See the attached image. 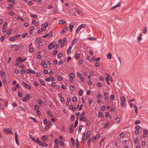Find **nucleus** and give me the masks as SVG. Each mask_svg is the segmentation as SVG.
<instances>
[{
    "instance_id": "nucleus-38",
    "label": "nucleus",
    "mask_w": 148,
    "mask_h": 148,
    "mask_svg": "<svg viewBox=\"0 0 148 148\" xmlns=\"http://www.w3.org/2000/svg\"><path fill=\"white\" fill-rule=\"evenodd\" d=\"M40 84L42 85L43 86H44L45 85V84L44 82L41 79H40Z\"/></svg>"
},
{
    "instance_id": "nucleus-4",
    "label": "nucleus",
    "mask_w": 148,
    "mask_h": 148,
    "mask_svg": "<svg viewBox=\"0 0 148 148\" xmlns=\"http://www.w3.org/2000/svg\"><path fill=\"white\" fill-rule=\"evenodd\" d=\"M55 43V42L53 41L48 46V48L49 49L51 50L54 47V43Z\"/></svg>"
},
{
    "instance_id": "nucleus-26",
    "label": "nucleus",
    "mask_w": 148,
    "mask_h": 148,
    "mask_svg": "<svg viewBox=\"0 0 148 148\" xmlns=\"http://www.w3.org/2000/svg\"><path fill=\"white\" fill-rule=\"evenodd\" d=\"M18 109L19 110L25 112V110L21 106H19L18 107Z\"/></svg>"
},
{
    "instance_id": "nucleus-35",
    "label": "nucleus",
    "mask_w": 148,
    "mask_h": 148,
    "mask_svg": "<svg viewBox=\"0 0 148 148\" xmlns=\"http://www.w3.org/2000/svg\"><path fill=\"white\" fill-rule=\"evenodd\" d=\"M15 39L13 37H11L9 39V40L11 41H14L15 40Z\"/></svg>"
},
{
    "instance_id": "nucleus-42",
    "label": "nucleus",
    "mask_w": 148,
    "mask_h": 148,
    "mask_svg": "<svg viewBox=\"0 0 148 148\" xmlns=\"http://www.w3.org/2000/svg\"><path fill=\"white\" fill-rule=\"evenodd\" d=\"M121 100L122 102H124L125 100V99L124 97H122L121 98Z\"/></svg>"
},
{
    "instance_id": "nucleus-44",
    "label": "nucleus",
    "mask_w": 148,
    "mask_h": 148,
    "mask_svg": "<svg viewBox=\"0 0 148 148\" xmlns=\"http://www.w3.org/2000/svg\"><path fill=\"white\" fill-rule=\"evenodd\" d=\"M147 32V28L146 27H145L144 28V29L143 31V33L144 34H146Z\"/></svg>"
},
{
    "instance_id": "nucleus-33",
    "label": "nucleus",
    "mask_w": 148,
    "mask_h": 148,
    "mask_svg": "<svg viewBox=\"0 0 148 148\" xmlns=\"http://www.w3.org/2000/svg\"><path fill=\"white\" fill-rule=\"evenodd\" d=\"M34 109L36 111L38 110L39 109V106L37 105H35L34 106Z\"/></svg>"
},
{
    "instance_id": "nucleus-25",
    "label": "nucleus",
    "mask_w": 148,
    "mask_h": 148,
    "mask_svg": "<svg viewBox=\"0 0 148 148\" xmlns=\"http://www.w3.org/2000/svg\"><path fill=\"white\" fill-rule=\"evenodd\" d=\"M30 135V138L31 139H32L36 143L37 142V139H35L33 137H32L31 135Z\"/></svg>"
},
{
    "instance_id": "nucleus-54",
    "label": "nucleus",
    "mask_w": 148,
    "mask_h": 148,
    "mask_svg": "<svg viewBox=\"0 0 148 148\" xmlns=\"http://www.w3.org/2000/svg\"><path fill=\"white\" fill-rule=\"evenodd\" d=\"M30 16L32 17H33L35 18H36L37 17V16L35 14H34L33 15L31 14Z\"/></svg>"
},
{
    "instance_id": "nucleus-51",
    "label": "nucleus",
    "mask_w": 148,
    "mask_h": 148,
    "mask_svg": "<svg viewBox=\"0 0 148 148\" xmlns=\"http://www.w3.org/2000/svg\"><path fill=\"white\" fill-rule=\"evenodd\" d=\"M21 72L22 74H24L25 73V71L24 69H22L21 71Z\"/></svg>"
},
{
    "instance_id": "nucleus-28",
    "label": "nucleus",
    "mask_w": 148,
    "mask_h": 148,
    "mask_svg": "<svg viewBox=\"0 0 148 148\" xmlns=\"http://www.w3.org/2000/svg\"><path fill=\"white\" fill-rule=\"evenodd\" d=\"M29 118L30 119H32L34 122H35V123H37V120H36V119L34 118H33V117H29Z\"/></svg>"
},
{
    "instance_id": "nucleus-40",
    "label": "nucleus",
    "mask_w": 148,
    "mask_h": 148,
    "mask_svg": "<svg viewBox=\"0 0 148 148\" xmlns=\"http://www.w3.org/2000/svg\"><path fill=\"white\" fill-rule=\"evenodd\" d=\"M8 1L14 4L15 3V1L14 0H7Z\"/></svg>"
},
{
    "instance_id": "nucleus-61",
    "label": "nucleus",
    "mask_w": 148,
    "mask_h": 148,
    "mask_svg": "<svg viewBox=\"0 0 148 148\" xmlns=\"http://www.w3.org/2000/svg\"><path fill=\"white\" fill-rule=\"evenodd\" d=\"M85 24H82L80 25L79 27L80 28V29H81L82 28L84 27H85Z\"/></svg>"
},
{
    "instance_id": "nucleus-16",
    "label": "nucleus",
    "mask_w": 148,
    "mask_h": 148,
    "mask_svg": "<svg viewBox=\"0 0 148 148\" xmlns=\"http://www.w3.org/2000/svg\"><path fill=\"white\" fill-rule=\"evenodd\" d=\"M37 102L39 103V105L41 106H44V104L42 103V101L40 99L38 100Z\"/></svg>"
},
{
    "instance_id": "nucleus-10",
    "label": "nucleus",
    "mask_w": 148,
    "mask_h": 148,
    "mask_svg": "<svg viewBox=\"0 0 148 148\" xmlns=\"http://www.w3.org/2000/svg\"><path fill=\"white\" fill-rule=\"evenodd\" d=\"M23 84L27 88L30 90L31 88V87L28 84H27L24 82H22Z\"/></svg>"
},
{
    "instance_id": "nucleus-39",
    "label": "nucleus",
    "mask_w": 148,
    "mask_h": 148,
    "mask_svg": "<svg viewBox=\"0 0 148 148\" xmlns=\"http://www.w3.org/2000/svg\"><path fill=\"white\" fill-rule=\"evenodd\" d=\"M95 37H91L88 38V39L90 40H95Z\"/></svg>"
},
{
    "instance_id": "nucleus-47",
    "label": "nucleus",
    "mask_w": 148,
    "mask_h": 148,
    "mask_svg": "<svg viewBox=\"0 0 148 148\" xmlns=\"http://www.w3.org/2000/svg\"><path fill=\"white\" fill-rule=\"evenodd\" d=\"M140 123V121L139 120H137L135 121L134 123L135 125H137L139 124Z\"/></svg>"
},
{
    "instance_id": "nucleus-7",
    "label": "nucleus",
    "mask_w": 148,
    "mask_h": 148,
    "mask_svg": "<svg viewBox=\"0 0 148 148\" xmlns=\"http://www.w3.org/2000/svg\"><path fill=\"white\" fill-rule=\"evenodd\" d=\"M41 139L43 141L45 142L48 140V137L46 135H44L41 138Z\"/></svg>"
},
{
    "instance_id": "nucleus-11",
    "label": "nucleus",
    "mask_w": 148,
    "mask_h": 148,
    "mask_svg": "<svg viewBox=\"0 0 148 148\" xmlns=\"http://www.w3.org/2000/svg\"><path fill=\"white\" fill-rule=\"evenodd\" d=\"M15 141H16V143L18 145H19L20 144L18 141V138H17V133L16 132L15 133Z\"/></svg>"
},
{
    "instance_id": "nucleus-41",
    "label": "nucleus",
    "mask_w": 148,
    "mask_h": 148,
    "mask_svg": "<svg viewBox=\"0 0 148 148\" xmlns=\"http://www.w3.org/2000/svg\"><path fill=\"white\" fill-rule=\"evenodd\" d=\"M78 120H76L74 124V127L75 128L77 125L78 124Z\"/></svg>"
},
{
    "instance_id": "nucleus-30",
    "label": "nucleus",
    "mask_w": 148,
    "mask_h": 148,
    "mask_svg": "<svg viewBox=\"0 0 148 148\" xmlns=\"http://www.w3.org/2000/svg\"><path fill=\"white\" fill-rule=\"evenodd\" d=\"M60 144L61 146L62 147H65V144L64 142L62 141H60Z\"/></svg>"
},
{
    "instance_id": "nucleus-53",
    "label": "nucleus",
    "mask_w": 148,
    "mask_h": 148,
    "mask_svg": "<svg viewBox=\"0 0 148 148\" xmlns=\"http://www.w3.org/2000/svg\"><path fill=\"white\" fill-rule=\"evenodd\" d=\"M50 79L51 81H53L54 80V79L53 76H51L50 77L49 79Z\"/></svg>"
},
{
    "instance_id": "nucleus-23",
    "label": "nucleus",
    "mask_w": 148,
    "mask_h": 148,
    "mask_svg": "<svg viewBox=\"0 0 148 148\" xmlns=\"http://www.w3.org/2000/svg\"><path fill=\"white\" fill-rule=\"evenodd\" d=\"M98 116L99 117H102L103 118L104 117V116L103 115V113L101 112H100L98 114Z\"/></svg>"
},
{
    "instance_id": "nucleus-5",
    "label": "nucleus",
    "mask_w": 148,
    "mask_h": 148,
    "mask_svg": "<svg viewBox=\"0 0 148 148\" xmlns=\"http://www.w3.org/2000/svg\"><path fill=\"white\" fill-rule=\"evenodd\" d=\"M29 94H28L25 97L22 98V100L24 102H26L27 100L29 99Z\"/></svg>"
},
{
    "instance_id": "nucleus-49",
    "label": "nucleus",
    "mask_w": 148,
    "mask_h": 148,
    "mask_svg": "<svg viewBox=\"0 0 148 148\" xmlns=\"http://www.w3.org/2000/svg\"><path fill=\"white\" fill-rule=\"evenodd\" d=\"M57 79L58 81H61L62 80V77L61 76H58L57 77Z\"/></svg>"
},
{
    "instance_id": "nucleus-63",
    "label": "nucleus",
    "mask_w": 148,
    "mask_h": 148,
    "mask_svg": "<svg viewBox=\"0 0 148 148\" xmlns=\"http://www.w3.org/2000/svg\"><path fill=\"white\" fill-rule=\"evenodd\" d=\"M59 46V45L58 44H56L55 45H54V48L55 49H56Z\"/></svg>"
},
{
    "instance_id": "nucleus-50",
    "label": "nucleus",
    "mask_w": 148,
    "mask_h": 148,
    "mask_svg": "<svg viewBox=\"0 0 148 148\" xmlns=\"http://www.w3.org/2000/svg\"><path fill=\"white\" fill-rule=\"evenodd\" d=\"M114 99V96L113 95H111L110 96V99L113 100Z\"/></svg>"
},
{
    "instance_id": "nucleus-8",
    "label": "nucleus",
    "mask_w": 148,
    "mask_h": 148,
    "mask_svg": "<svg viewBox=\"0 0 148 148\" xmlns=\"http://www.w3.org/2000/svg\"><path fill=\"white\" fill-rule=\"evenodd\" d=\"M100 136V135L99 134H97L96 136H93L92 138V141H93L95 139H97Z\"/></svg>"
},
{
    "instance_id": "nucleus-32",
    "label": "nucleus",
    "mask_w": 148,
    "mask_h": 148,
    "mask_svg": "<svg viewBox=\"0 0 148 148\" xmlns=\"http://www.w3.org/2000/svg\"><path fill=\"white\" fill-rule=\"evenodd\" d=\"M66 22L65 21L62 20H61L59 21V23L60 24H62L63 23L65 24L66 23Z\"/></svg>"
},
{
    "instance_id": "nucleus-29",
    "label": "nucleus",
    "mask_w": 148,
    "mask_h": 148,
    "mask_svg": "<svg viewBox=\"0 0 148 148\" xmlns=\"http://www.w3.org/2000/svg\"><path fill=\"white\" fill-rule=\"evenodd\" d=\"M72 101H77V98L76 97H74L72 99Z\"/></svg>"
},
{
    "instance_id": "nucleus-60",
    "label": "nucleus",
    "mask_w": 148,
    "mask_h": 148,
    "mask_svg": "<svg viewBox=\"0 0 148 148\" xmlns=\"http://www.w3.org/2000/svg\"><path fill=\"white\" fill-rule=\"evenodd\" d=\"M138 138H135L134 142L135 143H136L138 142Z\"/></svg>"
},
{
    "instance_id": "nucleus-59",
    "label": "nucleus",
    "mask_w": 148,
    "mask_h": 148,
    "mask_svg": "<svg viewBox=\"0 0 148 148\" xmlns=\"http://www.w3.org/2000/svg\"><path fill=\"white\" fill-rule=\"evenodd\" d=\"M18 96L20 97H21L22 96V93L21 92H19L18 93Z\"/></svg>"
},
{
    "instance_id": "nucleus-48",
    "label": "nucleus",
    "mask_w": 148,
    "mask_h": 148,
    "mask_svg": "<svg viewBox=\"0 0 148 148\" xmlns=\"http://www.w3.org/2000/svg\"><path fill=\"white\" fill-rule=\"evenodd\" d=\"M134 106V110H135V113L136 114L137 113V107H136V106L135 105Z\"/></svg>"
},
{
    "instance_id": "nucleus-57",
    "label": "nucleus",
    "mask_w": 148,
    "mask_h": 148,
    "mask_svg": "<svg viewBox=\"0 0 148 148\" xmlns=\"http://www.w3.org/2000/svg\"><path fill=\"white\" fill-rule=\"evenodd\" d=\"M105 107L104 106H102L101 108V110L102 111L104 110H105Z\"/></svg>"
},
{
    "instance_id": "nucleus-3",
    "label": "nucleus",
    "mask_w": 148,
    "mask_h": 148,
    "mask_svg": "<svg viewBox=\"0 0 148 148\" xmlns=\"http://www.w3.org/2000/svg\"><path fill=\"white\" fill-rule=\"evenodd\" d=\"M69 80L71 82H73V78L75 77V75L73 73H71L69 75Z\"/></svg>"
},
{
    "instance_id": "nucleus-9",
    "label": "nucleus",
    "mask_w": 148,
    "mask_h": 148,
    "mask_svg": "<svg viewBox=\"0 0 148 148\" xmlns=\"http://www.w3.org/2000/svg\"><path fill=\"white\" fill-rule=\"evenodd\" d=\"M53 34V32L52 31H51L49 33L45 35L44 36H42V38H46L47 36H49V37L51 36Z\"/></svg>"
},
{
    "instance_id": "nucleus-46",
    "label": "nucleus",
    "mask_w": 148,
    "mask_h": 148,
    "mask_svg": "<svg viewBox=\"0 0 148 148\" xmlns=\"http://www.w3.org/2000/svg\"><path fill=\"white\" fill-rule=\"evenodd\" d=\"M63 63V62L62 60H61L58 62V65H60L61 64H62Z\"/></svg>"
},
{
    "instance_id": "nucleus-18",
    "label": "nucleus",
    "mask_w": 148,
    "mask_h": 148,
    "mask_svg": "<svg viewBox=\"0 0 148 148\" xmlns=\"http://www.w3.org/2000/svg\"><path fill=\"white\" fill-rule=\"evenodd\" d=\"M47 113L48 114V116L50 117L51 118L53 117V115L50 111H48L47 112Z\"/></svg>"
},
{
    "instance_id": "nucleus-55",
    "label": "nucleus",
    "mask_w": 148,
    "mask_h": 148,
    "mask_svg": "<svg viewBox=\"0 0 148 148\" xmlns=\"http://www.w3.org/2000/svg\"><path fill=\"white\" fill-rule=\"evenodd\" d=\"M62 56V54L61 53H59L58 56V58H61Z\"/></svg>"
},
{
    "instance_id": "nucleus-36",
    "label": "nucleus",
    "mask_w": 148,
    "mask_h": 148,
    "mask_svg": "<svg viewBox=\"0 0 148 148\" xmlns=\"http://www.w3.org/2000/svg\"><path fill=\"white\" fill-rule=\"evenodd\" d=\"M77 75L79 78H81L82 76V75L78 72L77 73Z\"/></svg>"
},
{
    "instance_id": "nucleus-1",
    "label": "nucleus",
    "mask_w": 148,
    "mask_h": 148,
    "mask_svg": "<svg viewBox=\"0 0 148 148\" xmlns=\"http://www.w3.org/2000/svg\"><path fill=\"white\" fill-rule=\"evenodd\" d=\"M37 141L36 143H38L39 145L42 147H47L48 146V145L47 144L45 143H42L41 141H40L39 140L38 138H37Z\"/></svg>"
},
{
    "instance_id": "nucleus-13",
    "label": "nucleus",
    "mask_w": 148,
    "mask_h": 148,
    "mask_svg": "<svg viewBox=\"0 0 148 148\" xmlns=\"http://www.w3.org/2000/svg\"><path fill=\"white\" fill-rule=\"evenodd\" d=\"M85 116V113L84 112H83L81 114L80 117V120L82 121V120L84 118Z\"/></svg>"
},
{
    "instance_id": "nucleus-6",
    "label": "nucleus",
    "mask_w": 148,
    "mask_h": 148,
    "mask_svg": "<svg viewBox=\"0 0 148 148\" xmlns=\"http://www.w3.org/2000/svg\"><path fill=\"white\" fill-rule=\"evenodd\" d=\"M22 58L21 57H19L18 58H17L16 60V61L17 62H18L19 61H21V62H23V61H24L27 60V58H24L23 60H22Z\"/></svg>"
},
{
    "instance_id": "nucleus-62",
    "label": "nucleus",
    "mask_w": 148,
    "mask_h": 148,
    "mask_svg": "<svg viewBox=\"0 0 148 148\" xmlns=\"http://www.w3.org/2000/svg\"><path fill=\"white\" fill-rule=\"evenodd\" d=\"M74 115H72L71 116V121H73L74 120Z\"/></svg>"
},
{
    "instance_id": "nucleus-14",
    "label": "nucleus",
    "mask_w": 148,
    "mask_h": 148,
    "mask_svg": "<svg viewBox=\"0 0 148 148\" xmlns=\"http://www.w3.org/2000/svg\"><path fill=\"white\" fill-rule=\"evenodd\" d=\"M21 45H14V47H15V51H17L18 50V49L20 48Z\"/></svg>"
},
{
    "instance_id": "nucleus-56",
    "label": "nucleus",
    "mask_w": 148,
    "mask_h": 148,
    "mask_svg": "<svg viewBox=\"0 0 148 148\" xmlns=\"http://www.w3.org/2000/svg\"><path fill=\"white\" fill-rule=\"evenodd\" d=\"M27 34V33H26L25 34H23L22 36V37L23 38H25Z\"/></svg>"
},
{
    "instance_id": "nucleus-22",
    "label": "nucleus",
    "mask_w": 148,
    "mask_h": 148,
    "mask_svg": "<svg viewBox=\"0 0 148 148\" xmlns=\"http://www.w3.org/2000/svg\"><path fill=\"white\" fill-rule=\"evenodd\" d=\"M77 39H75L73 40L72 42V45H73L75 44L77 42Z\"/></svg>"
},
{
    "instance_id": "nucleus-2",
    "label": "nucleus",
    "mask_w": 148,
    "mask_h": 148,
    "mask_svg": "<svg viewBox=\"0 0 148 148\" xmlns=\"http://www.w3.org/2000/svg\"><path fill=\"white\" fill-rule=\"evenodd\" d=\"M10 128H9L8 129L7 128H4L3 130V131L5 133L8 134H13V132L10 130L9 129Z\"/></svg>"
},
{
    "instance_id": "nucleus-17",
    "label": "nucleus",
    "mask_w": 148,
    "mask_h": 148,
    "mask_svg": "<svg viewBox=\"0 0 148 148\" xmlns=\"http://www.w3.org/2000/svg\"><path fill=\"white\" fill-rule=\"evenodd\" d=\"M90 131H88L87 132V134L86 135V139H88L90 135Z\"/></svg>"
},
{
    "instance_id": "nucleus-15",
    "label": "nucleus",
    "mask_w": 148,
    "mask_h": 148,
    "mask_svg": "<svg viewBox=\"0 0 148 148\" xmlns=\"http://www.w3.org/2000/svg\"><path fill=\"white\" fill-rule=\"evenodd\" d=\"M68 30V28H65L62 30L61 33V34H62L66 33V32Z\"/></svg>"
},
{
    "instance_id": "nucleus-37",
    "label": "nucleus",
    "mask_w": 148,
    "mask_h": 148,
    "mask_svg": "<svg viewBox=\"0 0 148 148\" xmlns=\"http://www.w3.org/2000/svg\"><path fill=\"white\" fill-rule=\"evenodd\" d=\"M29 51L30 53L32 52L34 50V49L33 47H30L29 48Z\"/></svg>"
},
{
    "instance_id": "nucleus-20",
    "label": "nucleus",
    "mask_w": 148,
    "mask_h": 148,
    "mask_svg": "<svg viewBox=\"0 0 148 148\" xmlns=\"http://www.w3.org/2000/svg\"><path fill=\"white\" fill-rule=\"evenodd\" d=\"M72 47V46L71 45L70 46V47H69V48H68V49L67 51V54H69V53H71V51L70 50L71 49Z\"/></svg>"
},
{
    "instance_id": "nucleus-43",
    "label": "nucleus",
    "mask_w": 148,
    "mask_h": 148,
    "mask_svg": "<svg viewBox=\"0 0 148 148\" xmlns=\"http://www.w3.org/2000/svg\"><path fill=\"white\" fill-rule=\"evenodd\" d=\"M107 58L109 59H111L112 58V55L111 54L109 53L107 55Z\"/></svg>"
},
{
    "instance_id": "nucleus-52",
    "label": "nucleus",
    "mask_w": 148,
    "mask_h": 148,
    "mask_svg": "<svg viewBox=\"0 0 148 148\" xmlns=\"http://www.w3.org/2000/svg\"><path fill=\"white\" fill-rule=\"evenodd\" d=\"M91 142V139L90 138L88 139V142L87 145L88 146L90 145V144Z\"/></svg>"
},
{
    "instance_id": "nucleus-27",
    "label": "nucleus",
    "mask_w": 148,
    "mask_h": 148,
    "mask_svg": "<svg viewBox=\"0 0 148 148\" xmlns=\"http://www.w3.org/2000/svg\"><path fill=\"white\" fill-rule=\"evenodd\" d=\"M75 57L76 59H79V58L80 57V55L79 54L77 53L75 55Z\"/></svg>"
},
{
    "instance_id": "nucleus-21",
    "label": "nucleus",
    "mask_w": 148,
    "mask_h": 148,
    "mask_svg": "<svg viewBox=\"0 0 148 148\" xmlns=\"http://www.w3.org/2000/svg\"><path fill=\"white\" fill-rule=\"evenodd\" d=\"M73 127H74L73 125H71V126L70 127V131H69L71 133L73 132Z\"/></svg>"
},
{
    "instance_id": "nucleus-45",
    "label": "nucleus",
    "mask_w": 148,
    "mask_h": 148,
    "mask_svg": "<svg viewBox=\"0 0 148 148\" xmlns=\"http://www.w3.org/2000/svg\"><path fill=\"white\" fill-rule=\"evenodd\" d=\"M55 142L56 143V144H57L59 143V140L58 139L56 138L55 139Z\"/></svg>"
},
{
    "instance_id": "nucleus-64",
    "label": "nucleus",
    "mask_w": 148,
    "mask_h": 148,
    "mask_svg": "<svg viewBox=\"0 0 148 148\" xmlns=\"http://www.w3.org/2000/svg\"><path fill=\"white\" fill-rule=\"evenodd\" d=\"M82 90H79V95L80 96H81L82 94Z\"/></svg>"
},
{
    "instance_id": "nucleus-19",
    "label": "nucleus",
    "mask_w": 148,
    "mask_h": 148,
    "mask_svg": "<svg viewBox=\"0 0 148 148\" xmlns=\"http://www.w3.org/2000/svg\"><path fill=\"white\" fill-rule=\"evenodd\" d=\"M142 34L141 33L140 34V36L138 37L137 39L138 41H140L142 39Z\"/></svg>"
},
{
    "instance_id": "nucleus-24",
    "label": "nucleus",
    "mask_w": 148,
    "mask_h": 148,
    "mask_svg": "<svg viewBox=\"0 0 148 148\" xmlns=\"http://www.w3.org/2000/svg\"><path fill=\"white\" fill-rule=\"evenodd\" d=\"M76 148H78L79 147V143L78 142V140L77 139L76 140Z\"/></svg>"
},
{
    "instance_id": "nucleus-12",
    "label": "nucleus",
    "mask_w": 148,
    "mask_h": 148,
    "mask_svg": "<svg viewBox=\"0 0 148 148\" xmlns=\"http://www.w3.org/2000/svg\"><path fill=\"white\" fill-rule=\"evenodd\" d=\"M121 4L120 2H119L116 5L112 7L111 8L110 10H112L116 7H119L121 5Z\"/></svg>"
},
{
    "instance_id": "nucleus-34",
    "label": "nucleus",
    "mask_w": 148,
    "mask_h": 148,
    "mask_svg": "<svg viewBox=\"0 0 148 148\" xmlns=\"http://www.w3.org/2000/svg\"><path fill=\"white\" fill-rule=\"evenodd\" d=\"M97 86L98 87H101L102 86V84L100 82H98L97 83Z\"/></svg>"
},
{
    "instance_id": "nucleus-31",
    "label": "nucleus",
    "mask_w": 148,
    "mask_h": 148,
    "mask_svg": "<svg viewBox=\"0 0 148 148\" xmlns=\"http://www.w3.org/2000/svg\"><path fill=\"white\" fill-rule=\"evenodd\" d=\"M69 29H70V32H71L72 31V29L74 27V26L71 25V23H70L69 24Z\"/></svg>"
},
{
    "instance_id": "nucleus-58",
    "label": "nucleus",
    "mask_w": 148,
    "mask_h": 148,
    "mask_svg": "<svg viewBox=\"0 0 148 148\" xmlns=\"http://www.w3.org/2000/svg\"><path fill=\"white\" fill-rule=\"evenodd\" d=\"M41 40V38H37L36 40V42H38Z\"/></svg>"
}]
</instances>
